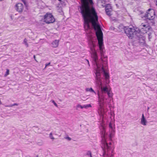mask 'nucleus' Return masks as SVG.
<instances>
[{
	"label": "nucleus",
	"mask_w": 157,
	"mask_h": 157,
	"mask_svg": "<svg viewBox=\"0 0 157 157\" xmlns=\"http://www.w3.org/2000/svg\"><path fill=\"white\" fill-rule=\"evenodd\" d=\"M81 6H80V12L84 20V27L85 30L90 29L89 23L91 22L96 31V34L98 41V44L101 55V59L98 60V56L94 48L95 45L92 42L90 46L92 57L94 65L97 67L98 63L103 61L106 63L107 57L105 56L103 47V33L101 27L98 23V16L95 9L93 7V3L92 0H81Z\"/></svg>",
	"instance_id": "nucleus-1"
},
{
	"label": "nucleus",
	"mask_w": 157,
	"mask_h": 157,
	"mask_svg": "<svg viewBox=\"0 0 157 157\" xmlns=\"http://www.w3.org/2000/svg\"><path fill=\"white\" fill-rule=\"evenodd\" d=\"M101 89V92L98 91V104L99 105L98 112L99 115L103 116L105 111L103 108L104 99L107 94L109 98H112L113 94L109 85L107 83L104 84L99 87Z\"/></svg>",
	"instance_id": "nucleus-2"
},
{
	"label": "nucleus",
	"mask_w": 157,
	"mask_h": 157,
	"mask_svg": "<svg viewBox=\"0 0 157 157\" xmlns=\"http://www.w3.org/2000/svg\"><path fill=\"white\" fill-rule=\"evenodd\" d=\"M139 27L140 29L134 27L126 28L124 29L125 33L129 38L132 39L134 33L145 34L151 29V27L147 22L142 23Z\"/></svg>",
	"instance_id": "nucleus-3"
},
{
	"label": "nucleus",
	"mask_w": 157,
	"mask_h": 157,
	"mask_svg": "<svg viewBox=\"0 0 157 157\" xmlns=\"http://www.w3.org/2000/svg\"><path fill=\"white\" fill-rule=\"evenodd\" d=\"M102 136L103 138L102 139V147L103 151L104 157H112L113 156V149L111 147V143L109 142L108 144L105 139V136L106 134L105 127L101 126L100 128Z\"/></svg>",
	"instance_id": "nucleus-4"
},
{
	"label": "nucleus",
	"mask_w": 157,
	"mask_h": 157,
	"mask_svg": "<svg viewBox=\"0 0 157 157\" xmlns=\"http://www.w3.org/2000/svg\"><path fill=\"white\" fill-rule=\"evenodd\" d=\"M107 61L106 62V63H104V62L102 61L100 62L99 63H98V67H97L96 65L95 66V70H98V71H101L100 69H101V68L103 69V71L102 72H100V73L101 72H103L104 76H105V78L106 79H107L109 78V74L107 73L106 72H105L104 70V69L103 68V64L102 63H103V64H106L107 63Z\"/></svg>",
	"instance_id": "nucleus-5"
},
{
	"label": "nucleus",
	"mask_w": 157,
	"mask_h": 157,
	"mask_svg": "<svg viewBox=\"0 0 157 157\" xmlns=\"http://www.w3.org/2000/svg\"><path fill=\"white\" fill-rule=\"evenodd\" d=\"M144 17L149 20H153L155 17L154 10L152 9H149L146 13Z\"/></svg>",
	"instance_id": "nucleus-6"
},
{
	"label": "nucleus",
	"mask_w": 157,
	"mask_h": 157,
	"mask_svg": "<svg viewBox=\"0 0 157 157\" xmlns=\"http://www.w3.org/2000/svg\"><path fill=\"white\" fill-rule=\"evenodd\" d=\"M44 21L47 23H52L55 21V19L51 13H47L44 16Z\"/></svg>",
	"instance_id": "nucleus-7"
},
{
	"label": "nucleus",
	"mask_w": 157,
	"mask_h": 157,
	"mask_svg": "<svg viewBox=\"0 0 157 157\" xmlns=\"http://www.w3.org/2000/svg\"><path fill=\"white\" fill-rule=\"evenodd\" d=\"M101 71H99L98 70H96V83L98 85L99 87L103 85L104 84H102L101 78L100 77V72H102L103 69L101 68Z\"/></svg>",
	"instance_id": "nucleus-8"
},
{
	"label": "nucleus",
	"mask_w": 157,
	"mask_h": 157,
	"mask_svg": "<svg viewBox=\"0 0 157 157\" xmlns=\"http://www.w3.org/2000/svg\"><path fill=\"white\" fill-rule=\"evenodd\" d=\"M24 6L21 3H18L15 5V9L19 13H21L24 9Z\"/></svg>",
	"instance_id": "nucleus-9"
},
{
	"label": "nucleus",
	"mask_w": 157,
	"mask_h": 157,
	"mask_svg": "<svg viewBox=\"0 0 157 157\" xmlns=\"http://www.w3.org/2000/svg\"><path fill=\"white\" fill-rule=\"evenodd\" d=\"M140 123L144 126H146L147 123V121L145 119L144 114H142V117L141 118Z\"/></svg>",
	"instance_id": "nucleus-10"
},
{
	"label": "nucleus",
	"mask_w": 157,
	"mask_h": 157,
	"mask_svg": "<svg viewBox=\"0 0 157 157\" xmlns=\"http://www.w3.org/2000/svg\"><path fill=\"white\" fill-rule=\"evenodd\" d=\"M115 133V129H109V139L110 140H112V139Z\"/></svg>",
	"instance_id": "nucleus-11"
},
{
	"label": "nucleus",
	"mask_w": 157,
	"mask_h": 157,
	"mask_svg": "<svg viewBox=\"0 0 157 157\" xmlns=\"http://www.w3.org/2000/svg\"><path fill=\"white\" fill-rule=\"evenodd\" d=\"M59 40H55L52 43V46L54 48H56L59 45Z\"/></svg>",
	"instance_id": "nucleus-12"
},
{
	"label": "nucleus",
	"mask_w": 157,
	"mask_h": 157,
	"mask_svg": "<svg viewBox=\"0 0 157 157\" xmlns=\"http://www.w3.org/2000/svg\"><path fill=\"white\" fill-rule=\"evenodd\" d=\"M97 3L98 4L101 3V5L103 7L104 6V4L105 3L106 0H97Z\"/></svg>",
	"instance_id": "nucleus-13"
},
{
	"label": "nucleus",
	"mask_w": 157,
	"mask_h": 157,
	"mask_svg": "<svg viewBox=\"0 0 157 157\" xmlns=\"http://www.w3.org/2000/svg\"><path fill=\"white\" fill-rule=\"evenodd\" d=\"M109 129H115L114 125L112 123H110L109 125Z\"/></svg>",
	"instance_id": "nucleus-14"
},
{
	"label": "nucleus",
	"mask_w": 157,
	"mask_h": 157,
	"mask_svg": "<svg viewBox=\"0 0 157 157\" xmlns=\"http://www.w3.org/2000/svg\"><path fill=\"white\" fill-rule=\"evenodd\" d=\"M112 10L111 6L110 5L108 4L106 5L105 8V10Z\"/></svg>",
	"instance_id": "nucleus-15"
},
{
	"label": "nucleus",
	"mask_w": 157,
	"mask_h": 157,
	"mask_svg": "<svg viewBox=\"0 0 157 157\" xmlns=\"http://www.w3.org/2000/svg\"><path fill=\"white\" fill-rule=\"evenodd\" d=\"M86 91H90V92H92L94 93L95 94H96L95 92L94 91V90L92 88H86Z\"/></svg>",
	"instance_id": "nucleus-16"
},
{
	"label": "nucleus",
	"mask_w": 157,
	"mask_h": 157,
	"mask_svg": "<svg viewBox=\"0 0 157 157\" xmlns=\"http://www.w3.org/2000/svg\"><path fill=\"white\" fill-rule=\"evenodd\" d=\"M27 39L26 38H25L24 40L23 43L25 45L26 47H29V44L27 43Z\"/></svg>",
	"instance_id": "nucleus-17"
},
{
	"label": "nucleus",
	"mask_w": 157,
	"mask_h": 157,
	"mask_svg": "<svg viewBox=\"0 0 157 157\" xmlns=\"http://www.w3.org/2000/svg\"><path fill=\"white\" fill-rule=\"evenodd\" d=\"M84 108L83 106H82L80 104H78L76 106V109L77 110H78L79 108L82 109Z\"/></svg>",
	"instance_id": "nucleus-18"
},
{
	"label": "nucleus",
	"mask_w": 157,
	"mask_h": 157,
	"mask_svg": "<svg viewBox=\"0 0 157 157\" xmlns=\"http://www.w3.org/2000/svg\"><path fill=\"white\" fill-rule=\"evenodd\" d=\"M18 105V104L17 103H14L13 104L9 105H6L5 106L6 107H12L14 106H17Z\"/></svg>",
	"instance_id": "nucleus-19"
},
{
	"label": "nucleus",
	"mask_w": 157,
	"mask_h": 157,
	"mask_svg": "<svg viewBox=\"0 0 157 157\" xmlns=\"http://www.w3.org/2000/svg\"><path fill=\"white\" fill-rule=\"evenodd\" d=\"M86 155L88 156H90V157H92L91 152L90 151H88L86 153Z\"/></svg>",
	"instance_id": "nucleus-20"
},
{
	"label": "nucleus",
	"mask_w": 157,
	"mask_h": 157,
	"mask_svg": "<svg viewBox=\"0 0 157 157\" xmlns=\"http://www.w3.org/2000/svg\"><path fill=\"white\" fill-rule=\"evenodd\" d=\"M139 42L142 44H144L145 43V40L143 38H140Z\"/></svg>",
	"instance_id": "nucleus-21"
},
{
	"label": "nucleus",
	"mask_w": 157,
	"mask_h": 157,
	"mask_svg": "<svg viewBox=\"0 0 157 157\" xmlns=\"http://www.w3.org/2000/svg\"><path fill=\"white\" fill-rule=\"evenodd\" d=\"M106 11V13L107 15L108 16H110L111 15V12L112 10H105Z\"/></svg>",
	"instance_id": "nucleus-22"
},
{
	"label": "nucleus",
	"mask_w": 157,
	"mask_h": 157,
	"mask_svg": "<svg viewBox=\"0 0 157 157\" xmlns=\"http://www.w3.org/2000/svg\"><path fill=\"white\" fill-rule=\"evenodd\" d=\"M91 107V105L90 104H88L87 105H83L84 108L87 109L89 107Z\"/></svg>",
	"instance_id": "nucleus-23"
},
{
	"label": "nucleus",
	"mask_w": 157,
	"mask_h": 157,
	"mask_svg": "<svg viewBox=\"0 0 157 157\" xmlns=\"http://www.w3.org/2000/svg\"><path fill=\"white\" fill-rule=\"evenodd\" d=\"M9 70L8 69H6V74L4 75L5 77H6L7 75H9Z\"/></svg>",
	"instance_id": "nucleus-24"
},
{
	"label": "nucleus",
	"mask_w": 157,
	"mask_h": 157,
	"mask_svg": "<svg viewBox=\"0 0 157 157\" xmlns=\"http://www.w3.org/2000/svg\"><path fill=\"white\" fill-rule=\"evenodd\" d=\"M49 137L52 140H54L55 138L54 137L52 136V133H50L49 134Z\"/></svg>",
	"instance_id": "nucleus-25"
},
{
	"label": "nucleus",
	"mask_w": 157,
	"mask_h": 157,
	"mask_svg": "<svg viewBox=\"0 0 157 157\" xmlns=\"http://www.w3.org/2000/svg\"><path fill=\"white\" fill-rule=\"evenodd\" d=\"M52 102V103H53V104L56 107H58V105L54 101L52 100L51 101Z\"/></svg>",
	"instance_id": "nucleus-26"
},
{
	"label": "nucleus",
	"mask_w": 157,
	"mask_h": 157,
	"mask_svg": "<svg viewBox=\"0 0 157 157\" xmlns=\"http://www.w3.org/2000/svg\"><path fill=\"white\" fill-rule=\"evenodd\" d=\"M65 138L69 141H70L71 140V138L69 136L65 137Z\"/></svg>",
	"instance_id": "nucleus-27"
},
{
	"label": "nucleus",
	"mask_w": 157,
	"mask_h": 157,
	"mask_svg": "<svg viewBox=\"0 0 157 157\" xmlns=\"http://www.w3.org/2000/svg\"><path fill=\"white\" fill-rule=\"evenodd\" d=\"M50 62L49 63H48L46 64H45V68H46L47 66H48V65H50Z\"/></svg>",
	"instance_id": "nucleus-28"
},
{
	"label": "nucleus",
	"mask_w": 157,
	"mask_h": 157,
	"mask_svg": "<svg viewBox=\"0 0 157 157\" xmlns=\"http://www.w3.org/2000/svg\"><path fill=\"white\" fill-rule=\"evenodd\" d=\"M86 60L87 61L89 66L90 67V63H89V61L87 59H86Z\"/></svg>",
	"instance_id": "nucleus-29"
},
{
	"label": "nucleus",
	"mask_w": 157,
	"mask_h": 157,
	"mask_svg": "<svg viewBox=\"0 0 157 157\" xmlns=\"http://www.w3.org/2000/svg\"><path fill=\"white\" fill-rule=\"evenodd\" d=\"M110 29L111 30H113L114 29V28L113 27H111Z\"/></svg>",
	"instance_id": "nucleus-30"
},
{
	"label": "nucleus",
	"mask_w": 157,
	"mask_h": 157,
	"mask_svg": "<svg viewBox=\"0 0 157 157\" xmlns=\"http://www.w3.org/2000/svg\"><path fill=\"white\" fill-rule=\"evenodd\" d=\"M33 58H34V59L37 62V61L36 60V56H35V55H34V56H33Z\"/></svg>",
	"instance_id": "nucleus-31"
},
{
	"label": "nucleus",
	"mask_w": 157,
	"mask_h": 157,
	"mask_svg": "<svg viewBox=\"0 0 157 157\" xmlns=\"http://www.w3.org/2000/svg\"><path fill=\"white\" fill-rule=\"evenodd\" d=\"M156 2V5L157 6V0H154Z\"/></svg>",
	"instance_id": "nucleus-32"
},
{
	"label": "nucleus",
	"mask_w": 157,
	"mask_h": 157,
	"mask_svg": "<svg viewBox=\"0 0 157 157\" xmlns=\"http://www.w3.org/2000/svg\"><path fill=\"white\" fill-rule=\"evenodd\" d=\"M22 2L24 3L25 4V0H22Z\"/></svg>",
	"instance_id": "nucleus-33"
},
{
	"label": "nucleus",
	"mask_w": 157,
	"mask_h": 157,
	"mask_svg": "<svg viewBox=\"0 0 157 157\" xmlns=\"http://www.w3.org/2000/svg\"><path fill=\"white\" fill-rule=\"evenodd\" d=\"M10 17H11V18L12 20H13V18L12 16V15H11V16H10Z\"/></svg>",
	"instance_id": "nucleus-34"
},
{
	"label": "nucleus",
	"mask_w": 157,
	"mask_h": 157,
	"mask_svg": "<svg viewBox=\"0 0 157 157\" xmlns=\"http://www.w3.org/2000/svg\"><path fill=\"white\" fill-rule=\"evenodd\" d=\"M149 109V107H147V110H148Z\"/></svg>",
	"instance_id": "nucleus-35"
},
{
	"label": "nucleus",
	"mask_w": 157,
	"mask_h": 157,
	"mask_svg": "<svg viewBox=\"0 0 157 157\" xmlns=\"http://www.w3.org/2000/svg\"><path fill=\"white\" fill-rule=\"evenodd\" d=\"M3 0H0V1H3Z\"/></svg>",
	"instance_id": "nucleus-36"
},
{
	"label": "nucleus",
	"mask_w": 157,
	"mask_h": 157,
	"mask_svg": "<svg viewBox=\"0 0 157 157\" xmlns=\"http://www.w3.org/2000/svg\"><path fill=\"white\" fill-rule=\"evenodd\" d=\"M36 157H38V156L37 155Z\"/></svg>",
	"instance_id": "nucleus-37"
},
{
	"label": "nucleus",
	"mask_w": 157,
	"mask_h": 157,
	"mask_svg": "<svg viewBox=\"0 0 157 157\" xmlns=\"http://www.w3.org/2000/svg\"><path fill=\"white\" fill-rule=\"evenodd\" d=\"M59 0V1H60L61 0Z\"/></svg>",
	"instance_id": "nucleus-38"
}]
</instances>
